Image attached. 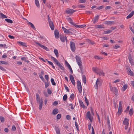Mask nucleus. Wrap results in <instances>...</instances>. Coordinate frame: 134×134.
<instances>
[{
	"mask_svg": "<svg viewBox=\"0 0 134 134\" xmlns=\"http://www.w3.org/2000/svg\"><path fill=\"white\" fill-rule=\"evenodd\" d=\"M75 58L76 62L79 66L81 70L82 71L83 70V67L82 65V63L81 62V58L80 57L77 55L76 56Z\"/></svg>",
	"mask_w": 134,
	"mask_h": 134,
	"instance_id": "nucleus-1",
	"label": "nucleus"
},
{
	"mask_svg": "<svg viewBox=\"0 0 134 134\" xmlns=\"http://www.w3.org/2000/svg\"><path fill=\"white\" fill-rule=\"evenodd\" d=\"M51 58L53 59L56 64L62 70H64V68L58 60L54 57L51 56Z\"/></svg>",
	"mask_w": 134,
	"mask_h": 134,
	"instance_id": "nucleus-2",
	"label": "nucleus"
},
{
	"mask_svg": "<svg viewBox=\"0 0 134 134\" xmlns=\"http://www.w3.org/2000/svg\"><path fill=\"white\" fill-rule=\"evenodd\" d=\"M47 17L48 19V21L50 27L52 30H54V27L53 25V23L52 21L50 20V19L48 15Z\"/></svg>",
	"mask_w": 134,
	"mask_h": 134,
	"instance_id": "nucleus-3",
	"label": "nucleus"
},
{
	"mask_svg": "<svg viewBox=\"0 0 134 134\" xmlns=\"http://www.w3.org/2000/svg\"><path fill=\"white\" fill-rule=\"evenodd\" d=\"M77 88L79 93H81L82 91V86L81 83L79 80H78L77 81Z\"/></svg>",
	"mask_w": 134,
	"mask_h": 134,
	"instance_id": "nucleus-4",
	"label": "nucleus"
},
{
	"mask_svg": "<svg viewBox=\"0 0 134 134\" xmlns=\"http://www.w3.org/2000/svg\"><path fill=\"white\" fill-rule=\"evenodd\" d=\"M129 120L127 118H126L123 121V123L124 125H125V129L126 130L127 129L129 125Z\"/></svg>",
	"mask_w": 134,
	"mask_h": 134,
	"instance_id": "nucleus-5",
	"label": "nucleus"
},
{
	"mask_svg": "<svg viewBox=\"0 0 134 134\" xmlns=\"http://www.w3.org/2000/svg\"><path fill=\"white\" fill-rule=\"evenodd\" d=\"M70 48L71 51L72 52H74L76 49L75 43L73 42L70 41Z\"/></svg>",
	"mask_w": 134,
	"mask_h": 134,
	"instance_id": "nucleus-6",
	"label": "nucleus"
},
{
	"mask_svg": "<svg viewBox=\"0 0 134 134\" xmlns=\"http://www.w3.org/2000/svg\"><path fill=\"white\" fill-rule=\"evenodd\" d=\"M35 43L38 44L39 46H40L41 48H43V49H45L47 51H49V49L47 47L41 44L40 43L36 42H35Z\"/></svg>",
	"mask_w": 134,
	"mask_h": 134,
	"instance_id": "nucleus-7",
	"label": "nucleus"
},
{
	"mask_svg": "<svg viewBox=\"0 0 134 134\" xmlns=\"http://www.w3.org/2000/svg\"><path fill=\"white\" fill-rule=\"evenodd\" d=\"M76 11V10H74L71 9H68L66 11V13L68 14H72L74 12Z\"/></svg>",
	"mask_w": 134,
	"mask_h": 134,
	"instance_id": "nucleus-8",
	"label": "nucleus"
},
{
	"mask_svg": "<svg viewBox=\"0 0 134 134\" xmlns=\"http://www.w3.org/2000/svg\"><path fill=\"white\" fill-rule=\"evenodd\" d=\"M92 69L93 71L95 72L97 74H99L100 75V70L99 69L97 68L93 67Z\"/></svg>",
	"mask_w": 134,
	"mask_h": 134,
	"instance_id": "nucleus-9",
	"label": "nucleus"
},
{
	"mask_svg": "<svg viewBox=\"0 0 134 134\" xmlns=\"http://www.w3.org/2000/svg\"><path fill=\"white\" fill-rule=\"evenodd\" d=\"M62 29L65 33L71 35L72 34V33L71 31L68 30L67 29L65 28L64 27H62Z\"/></svg>",
	"mask_w": 134,
	"mask_h": 134,
	"instance_id": "nucleus-10",
	"label": "nucleus"
},
{
	"mask_svg": "<svg viewBox=\"0 0 134 134\" xmlns=\"http://www.w3.org/2000/svg\"><path fill=\"white\" fill-rule=\"evenodd\" d=\"M99 17V15H97L93 18L92 21H93L94 24H95L96 22L98 21Z\"/></svg>",
	"mask_w": 134,
	"mask_h": 134,
	"instance_id": "nucleus-11",
	"label": "nucleus"
},
{
	"mask_svg": "<svg viewBox=\"0 0 134 134\" xmlns=\"http://www.w3.org/2000/svg\"><path fill=\"white\" fill-rule=\"evenodd\" d=\"M126 69L127 70V74L130 75H133V73L130 69V68L129 66H127L126 67Z\"/></svg>",
	"mask_w": 134,
	"mask_h": 134,
	"instance_id": "nucleus-12",
	"label": "nucleus"
},
{
	"mask_svg": "<svg viewBox=\"0 0 134 134\" xmlns=\"http://www.w3.org/2000/svg\"><path fill=\"white\" fill-rule=\"evenodd\" d=\"M86 117L90 120L91 122H92V118H91V116L90 113L89 111H88L86 114Z\"/></svg>",
	"mask_w": 134,
	"mask_h": 134,
	"instance_id": "nucleus-13",
	"label": "nucleus"
},
{
	"mask_svg": "<svg viewBox=\"0 0 134 134\" xmlns=\"http://www.w3.org/2000/svg\"><path fill=\"white\" fill-rule=\"evenodd\" d=\"M128 59H129L130 63L131 65H134V62H133L131 54H130L129 55Z\"/></svg>",
	"mask_w": 134,
	"mask_h": 134,
	"instance_id": "nucleus-14",
	"label": "nucleus"
},
{
	"mask_svg": "<svg viewBox=\"0 0 134 134\" xmlns=\"http://www.w3.org/2000/svg\"><path fill=\"white\" fill-rule=\"evenodd\" d=\"M54 35L55 37L56 38H59V34L58 30H55L54 31Z\"/></svg>",
	"mask_w": 134,
	"mask_h": 134,
	"instance_id": "nucleus-15",
	"label": "nucleus"
},
{
	"mask_svg": "<svg viewBox=\"0 0 134 134\" xmlns=\"http://www.w3.org/2000/svg\"><path fill=\"white\" fill-rule=\"evenodd\" d=\"M134 11H132V12L130 13L126 17V18L127 19H129L131 18L134 15Z\"/></svg>",
	"mask_w": 134,
	"mask_h": 134,
	"instance_id": "nucleus-16",
	"label": "nucleus"
},
{
	"mask_svg": "<svg viewBox=\"0 0 134 134\" xmlns=\"http://www.w3.org/2000/svg\"><path fill=\"white\" fill-rule=\"evenodd\" d=\"M66 19L72 25L74 24V23L72 22V20L71 18L68 17Z\"/></svg>",
	"mask_w": 134,
	"mask_h": 134,
	"instance_id": "nucleus-17",
	"label": "nucleus"
},
{
	"mask_svg": "<svg viewBox=\"0 0 134 134\" xmlns=\"http://www.w3.org/2000/svg\"><path fill=\"white\" fill-rule=\"evenodd\" d=\"M58 112V110L57 108L54 109L52 113L53 115H55Z\"/></svg>",
	"mask_w": 134,
	"mask_h": 134,
	"instance_id": "nucleus-18",
	"label": "nucleus"
},
{
	"mask_svg": "<svg viewBox=\"0 0 134 134\" xmlns=\"http://www.w3.org/2000/svg\"><path fill=\"white\" fill-rule=\"evenodd\" d=\"M114 23V22L113 21H106L104 22V23L106 24H111Z\"/></svg>",
	"mask_w": 134,
	"mask_h": 134,
	"instance_id": "nucleus-19",
	"label": "nucleus"
},
{
	"mask_svg": "<svg viewBox=\"0 0 134 134\" xmlns=\"http://www.w3.org/2000/svg\"><path fill=\"white\" fill-rule=\"evenodd\" d=\"M79 102L80 107H81L84 108H85V105L83 104L82 101L81 100H79Z\"/></svg>",
	"mask_w": 134,
	"mask_h": 134,
	"instance_id": "nucleus-20",
	"label": "nucleus"
},
{
	"mask_svg": "<svg viewBox=\"0 0 134 134\" xmlns=\"http://www.w3.org/2000/svg\"><path fill=\"white\" fill-rule=\"evenodd\" d=\"M60 38L61 41L63 42H64L65 41V40H66V41L67 40L66 38H65L63 36H60Z\"/></svg>",
	"mask_w": 134,
	"mask_h": 134,
	"instance_id": "nucleus-21",
	"label": "nucleus"
},
{
	"mask_svg": "<svg viewBox=\"0 0 134 134\" xmlns=\"http://www.w3.org/2000/svg\"><path fill=\"white\" fill-rule=\"evenodd\" d=\"M18 43L19 44H20L21 46H24L25 47H26L27 46L26 43L24 42L19 41L18 42Z\"/></svg>",
	"mask_w": 134,
	"mask_h": 134,
	"instance_id": "nucleus-22",
	"label": "nucleus"
},
{
	"mask_svg": "<svg viewBox=\"0 0 134 134\" xmlns=\"http://www.w3.org/2000/svg\"><path fill=\"white\" fill-rule=\"evenodd\" d=\"M36 99L37 102H40V97L39 95L38 94L36 93Z\"/></svg>",
	"mask_w": 134,
	"mask_h": 134,
	"instance_id": "nucleus-23",
	"label": "nucleus"
},
{
	"mask_svg": "<svg viewBox=\"0 0 134 134\" xmlns=\"http://www.w3.org/2000/svg\"><path fill=\"white\" fill-rule=\"evenodd\" d=\"M0 17L2 19L7 18V17L5 15H4L2 13H0Z\"/></svg>",
	"mask_w": 134,
	"mask_h": 134,
	"instance_id": "nucleus-24",
	"label": "nucleus"
},
{
	"mask_svg": "<svg viewBox=\"0 0 134 134\" xmlns=\"http://www.w3.org/2000/svg\"><path fill=\"white\" fill-rule=\"evenodd\" d=\"M2 64H5L6 65H8V63L4 61H0V65Z\"/></svg>",
	"mask_w": 134,
	"mask_h": 134,
	"instance_id": "nucleus-25",
	"label": "nucleus"
},
{
	"mask_svg": "<svg viewBox=\"0 0 134 134\" xmlns=\"http://www.w3.org/2000/svg\"><path fill=\"white\" fill-rule=\"evenodd\" d=\"M27 58L25 57H22L21 58V60L25 61V62L28 63L29 62V61L27 59Z\"/></svg>",
	"mask_w": 134,
	"mask_h": 134,
	"instance_id": "nucleus-26",
	"label": "nucleus"
},
{
	"mask_svg": "<svg viewBox=\"0 0 134 134\" xmlns=\"http://www.w3.org/2000/svg\"><path fill=\"white\" fill-rule=\"evenodd\" d=\"M35 3L37 7L39 8L40 4L38 0H35Z\"/></svg>",
	"mask_w": 134,
	"mask_h": 134,
	"instance_id": "nucleus-27",
	"label": "nucleus"
},
{
	"mask_svg": "<svg viewBox=\"0 0 134 134\" xmlns=\"http://www.w3.org/2000/svg\"><path fill=\"white\" fill-rule=\"evenodd\" d=\"M40 102V105H39V109L40 110H41L42 109V104L43 102V100L41 101L40 102Z\"/></svg>",
	"mask_w": 134,
	"mask_h": 134,
	"instance_id": "nucleus-28",
	"label": "nucleus"
},
{
	"mask_svg": "<svg viewBox=\"0 0 134 134\" xmlns=\"http://www.w3.org/2000/svg\"><path fill=\"white\" fill-rule=\"evenodd\" d=\"M54 52L55 53L56 57H58V50L56 49H55L54 50Z\"/></svg>",
	"mask_w": 134,
	"mask_h": 134,
	"instance_id": "nucleus-29",
	"label": "nucleus"
},
{
	"mask_svg": "<svg viewBox=\"0 0 134 134\" xmlns=\"http://www.w3.org/2000/svg\"><path fill=\"white\" fill-rule=\"evenodd\" d=\"M99 82L100 81H99L98 79H97L96 82V85L95 86V88L96 89H97V88L99 84Z\"/></svg>",
	"mask_w": 134,
	"mask_h": 134,
	"instance_id": "nucleus-30",
	"label": "nucleus"
},
{
	"mask_svg": "<svg viewBox=\"0 0 134 134\" xmlns=\"http://www.w3.org/2000/svg\"><path fill=\"white\" fill-rule=\"evenodd\" d=\"M82 79H83V82H84V83H86V77L85 75H83L82 76Z\"/></svg>",
	"mask_w": 134,
	"mask_h": 134,
	"instance_id": "nucleus-31",
	"label": "nucleus"
},
{
	"mask_svg": "<svg viewBox=\"0 0 134 134\" xmlns=\"http://www.w3.org/2000/svg\"><path fill=\"white\" fill-rule=\"evenodd\" d=\"M5 20L8 23H13L12 21L9 19H5Z\"/></svg>",
	"mask_w": 134,
	"mask_h": 134,
	"instance_id": "nucleus-32",
	"label": "nucleus"
},
{
	"mask_svg": "<svg viewBox=\"0 0 134 134\" xmlns=\"http://www.w3.org/2000/svg\"><path fill=\"white\" fill-rule=\"evenodd\" d=\"M114 92V94L115 95L117 94V93L118 92V90L117 88L115 87H114L113 91Z\"/></svg>",
	"mask_w": 134,
	"mask_h": 134,
	"instance_id": "nucleus-33",
	"label": "nucleus"
},
{
	"mask_svg": "<svg viewBox=\"0 0 134 134\" xmlns=\"http://www.w3.org/2000/svg\"><path fill=\"white\" fill-rule=\"evenodd\" d=\"M87 41L88 42L92 45L94 44V43L93 41L90 40H87Z\"/></svg>",
	"mask_w": 134,
	"mask_h": 134,
	"instance_id": "nucleus-34",
	"label": "nucleus"
},
{
	"mask_svg": "<svg viewBox=\"0 0 134 134\" xmlns=\"http://www.w3.org/2000/svg\"><path fill=\"white\" fill-rule=\"evenodd\" d=\"M112 32V30H108L104 31L103 33L104 34H109Z\"/></svg>",
	"mask_w": 134,
	"mask_h": 134,
	"instance_id": "nucleus-35",
	"label": "nucleus"
},
{
	"mask_svg": "<svg viewBox=\"0 0 134 134\" xmlns=\"http://www.w3.org/2000/svg\"><path fill=\"white\" fill-rule=\"evenodd\" d=\"M127 86L126 85H124L123 86L122 89L123 91H124L127 88Z\"/></svg>",
	"mask_w": 134,
	"mask_h": 134,
	"instance_id": "nucleus-36",
	"label": "nucleus"
},
{
	"mask_svg": "<svg viewBox=\"0 0 134 134\" xmlns=\"http://www.w3.org/2000/svg\"><path fill=\"white\" fill-rule=\"evenodd\" d=\"M51 81L52 85H55L56 83L55 82H54V80L53 78L51 79Z\"/></svg>",
	"mask_w": 134,
	"mask_h": 134,
	"instance_id": "nucleus-37",
	"label": "nucleus"
},
{
	"mask_svg": "<svg viewBox=\"0 0 134 134\" xmlns=\"http://www.w3.org/2000/svg\"><path fill=\"white\" fill-rule=\"evenodd\" d=\"M133 109L132 108H131L130 109V110L129 111V114L131 116L133 114Z\"/></svg>",
	"mask_w": 134,
	"mask_h": 134,
	"instance_id": "nucleus-38",
	"label": "nucleus"
},
{
	"mask_svg": "<svg viewBox=\"0 0 134 134\" xmlns=\"http://www.w3.org/2000/svg\"><path fill=\"white\" fill-rule=\"evenodd\" d=\"M67 96L66 94H65L63 97V99L64 101H66L67 99Z\"/></svg>",
	"mask_w": 134,
	"mask_h": 134,
	"instance_id": "nucleus-39",
	"label": "nucleus"
},
{
	"mask_svg": "<svg viewBox=\"0 0 134 134\" xmlns=\"http://www.w3.org/2000/svg\"><path fill=\"white\" fill-rule=\"evenodd\" d=\"M70 79L71 81H72L74 80V77L73 76V75H70L69 76Z\"/></svg>",
	"mask_w": 134,
	"mask_h": 134,
	"instance_id": "nucleus-40",
	"label": "nucleus"
},
{
	"mask_svg": "<svg viewBox=\"0 0 134 134\" xmlns=\"http://www.w3.org/2000/svg\"><path fill=\"white\" fill-rule=\"evenodd\" d=\"M85 101L87 105H88V101L86 97H85Z\"/></svg>",
	"mask_w": 134,
	"mask_h": 134,
	"instance_id": "nucleus-41",
	"label": "nucleus"
},
{
	"mask_svg": "<svg viewBox=\"0 0 134 134\" xmlns=\"http://www.w3.org/2000/svg\"><path fill=\"white\" fill-rule=\"evenodd\" d=\"M122 111V108H118V113H119L120 114L121 113Z\"/></svg>",
	"mask_w": 134,
	"mask_h": 134,
	"instance_id": "nucleus-42",
	"label": "nucleus"
},
{
	"mask_svg": "<svg viewBox=\"0 0 134 134\" xmlns=\"http://www.w3.org/2000/svg\"><path fill=\"white\" fill-rule=\"evenodd\" d=\"M29 24L31 25V26L32 28L34 29H35V28L34 26V25L32 23L29 22Z\"/></svg>",
	"mask_w": 134,
	"mask_h": 134,
	"instance_id": "nucleus-43",
	"label": "nucleus"
},
{
	"mask_svg": "<svg viewBox=\"0 0 134 134\" xmlns=\"http://www.w3.org/2000/svg\"><path fill=\"white\" fill-rule=\"evenodd\" d=\"M0 119L2 122H3L4 121V118L3 116L0 117Z\"/></svg>",
	"mask_w": 134,
	"mask_h": 134,
	"instance_id": "nucleus-44",
	"label": "nucleus"
},
{
	"mask_svg": "<svg viewBox=\"0 0 134 134\" xmlns=\"http://www.w3.org/2000/svg\"><path fill=\"white\" fill-rule=\"evenodd\" d=\"M107 125L108 126H110V121L109 119V117H108L107 119Z\"/></svg>",
	"mask_w": 134,
	"mask_h": 134,
	"instance_id": "nucleus-45",
	"label": "nucleus"
},
{
	"mask_svg": "<svg viewBox=\"0 0 134 134\" xmlns=\"http://www.w3.org/2000/svg\"><path fill=\"white\" fill-rule=\"evenodd\" d=\"M75 124L77 129L78 131H79V127L77 124V123L76 121L75 122Z\"/></svg>",
	"mask_w": 134,
	"mask_h": 134,
	"instance_id": "nucleus-46",
	"label": "nucleus"
},
{
	"mask_svg": "<svg viewBox=\"0 0 134 134\" xmlns=\"http://www.w3.org/2000/svg\"><path fill=\"white\" fill-rule=\"evenodd\" d=\"M65 64L66 65V66L68 68H70L71 66L66 61H65Z\"/></svg>",
	"mask_w": 134,
	"mask_h": 134,
	"instance_id": "nucleus-47",
	"label": "nucleus"
},
{
	"mask_svg": "<svg viewBox=\"0 0 134 134\" xmlns=\"http://www.w3.org/2000/svg\"><path fill=\"white\" fill-rule=\"evenodd\" d=\"M6 44H0V46L1 47H2L3 48H7V47H5Z\"/></svg>",
	"mask_w": 134,
	"mask_h": 134,
	"instance_id": "nucleus-48",
	"label": "nucleus"
},
{
	"mask_svg": "<svg viewBox=\"0 0 134 134\" xmlns=\"http://www.w3.org/2000/svg\"><path fill=\"white\" fill-rule=\"evenodd\" d=\"M16 130V128L15 125H13L12 126V131H15Z\"/></svg>",
	"mask_w": 134,
	"mask_h": 134,
	"instance_id": "nucleus-49",
	"label": "nucleus"
},
{
	"mask_svg": "<svg viewBox=\"0 0 134 134\" xmlns=\"http://www.w3.org/2000/svg\"><path fill=\"white\" fill-rule=\"evenodd\" d=\"M70 98H71L72 100H73L74 98V94L72 93L70 96Z\"/></svg>",
	"mask_w": 134,
	"mask_h": 134,
	"instance_id": "nucleus-50",
	"label": "nucleus"
},
{
	"mask_svg": "<svg viewBox=\"0 0 134 134\" xmlns=\"http://www.w3.org/2000/svg\"><path fill=\"white\" fill-rule=\"evenodd\" d=\"M58 104V102L57 101H55L53 103V104L54 105H56Z\"/></svg>",
	"mask_w": 134,
	"mask_h": 134,
	"instance_id": "nucleus-51",
	"label": "nucleus"
},
{
	"mask_svg": "<svg viewBox=\"0 0 134 134\" xmlns=\"http://www.w3.org/2000/svg\"><path fill=\"white\" fill-rule=\"evenodd\" d=\"M0 69L4 71H6L5 69L1 65H0Z\"/></svg>",
	"mask_w": 134,
	"mask_h": 134,
	"instance_id": "nucleus-52",
	"label": "nucleus"
},
{
	"mask_svg": "<svg viewBox=\"0 0 134 134\" xmlns=\"http://www.w3.org/2000/svg\"><path fill=\"white\" fill-rule=\"evenodd\" d=\"M66 119L69 120H70L71 119V117L69 115H67L66 116Z\"/></svg>",
	"mask_w": 134,
	"mask_h": 134,
	"instance_id": "nucleus-53",
	"label": "nucleus"
},
{
	"mask_svg": "<svg viewBox=\"0 0 134 134\" xmlns=\"http://www.w3.org/2000/svg\"><path fill=\"white\" fill-rule=\"evenodd\" d=\"M47 92L49 94H51L52 93L51 90L49 89H47Z\"/></svg>",
	"mask_w": 134,
	"mask_h": 134,
	"instance_id": "nucleus-54",
	"label": "nucleus"
},
{
	"mask_svg": "<svg viewBox=\"0 0 134 134\" xmlns=\"http://www.w3.org/2000/svg\"><path fill=\"white\" fill-rule=\"evenodd\" d=\"M61 117V115L60 114H58L57 116V118L58 119H59Z\"/></svg>",
	"mask_w": 134,
	"mask_h": 134,
	"instance_id": "nucleus-55",
	"label": "nucleus"
},
{
	"mask_svg": "<svg viewBox=\"0 0 134 134\" xmlns=\"http://www.w3.org/2000/svg\"><path fill=\"white\" fill-rule=\"evenodd\" d=\"M49 83L47 82L45 83V88H47L49 85Z\"/></svg>",
	"mask_w": 134,
	"mask_h": 134,
	"instance_id": "nucleus-56",
	"label": "nucleus"
},
{
	"mask_svg": "<svg viewBox=\"0 0 134 134\" xmlns=\"http://www.w3.org/2000/svg\"><path fill=\"white\" fill-rule=\"evenodd\" d=\"M73 25L75 26L77 28H80V27L81 26H80V25H76L75 24V23H74V25Z\"/></svg>",
	"mask_w": 134,
	"mask_h": 134,
	"instance_id": "nucleus-57",
	"label": "nucleus"
},
{
	"mask_svg": "<svg viewBox=\"0 0 134 134\" xmlns=\"http://www.w3.org/2000/svg\"><path fill=\"white\" fill-rule=\"evenodd\" d=\"M39 76L40 77L42 81H44V79L43 77L42 76V75H39Z\"/></svg>",
	"mask_w": 134,
	"mask_h": 134,
	"instance_id": "nucleus-58",
	"label": "nucleus"
},
{
	"mask_svg": "<svg viewBox=\"0 0 134 134\" xmlns=\"http://www.w3.org/2000/svg\"><path fill=\"white\" fill-rule=\"evenodd\" d=\"M122 108L121 101H120L119 105V108Z\"/></svg>",
	"mask_w": 134,
	"mask_h": 134,
	"instance_id": "nucleus-59",
	"label": "nucleus"
},
{
	"mask_svg": "<svg viewBox=\"0 0 134 134\" xmlns=\"http://www.w3.org/2000/svg\"><path fill=\"white\" fill-rule=\"evenodd\" d=\"M86 2V0H79V2L80 3H85Z\"/></svg>",
	"mask_w": 134,
	"mask_h": 134,
	"instance_id": "nucleus-60",
	"label": "nucleus"
},
{
	"mask_svg": "<svg viewBox=\"0 0 134 134\" xmlns=\"http://www.w3.org/2000/svg\"><path fill=\"white\" fill-rule=\"evenodd\" d=\"M65 89L68 92H69V89L65 85H64Z\"/></svg>",
	"mask_w": 134,
	"mask_h": 134,
	"instance_id": "nucleus-61",
	"label": "nucleus"
},
{
	"mask_svg": "<svg viewBox=\"0 0 134 134\" xmlns=\"http://www.w3.org/2000/svg\"><path fill=\"white\" fill-rule=\"evenodd\" d=\"M92 13V11H87L85 12V13L87 14H91Z\"/></svg>",
	"mask_w": 134,
	"mask_h": 134,
	"instance_id": "nucleus-62",
	"label": "nucleus"
},
{
	"mask_svg": "<svg viewBox=\"0 0 134 134\" xmlns=\"http://www.w3.org/2000/svg\"><path fill=\"white\" fill-rule=\"evenodd\" d=\"M94 58L96 59H100V58L97 55H95L94 56Z\"/></svg>",
	"mask_w": 134,
	"mask_h": 134,
	"instance_id": "nucleus-63",
	"label": "nucleus"
},
{
	"mask_svg": "<svg viewBox=\"0 0 134 134\" xmlns=\"http://www.w3.org/2000/svg\"><path fill=\"white\" fill-rule=\"evenodd\" d=\"M45 77L46 80L48 81L49 79V77L48 75H46L45 76Z\"/></svg>",
	"mask_w": 134,
	"mask_h": 134,
	"instance_id": "nucleus-64",
	"label": "nucleus"
}]
</instances>
